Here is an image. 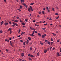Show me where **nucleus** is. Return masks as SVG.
Wrapping results in <instances>:
<instances>
[{
  "instance_id": "6ab92c4d",
  "label": "nucleus",
  "mask_w": 61,
  "mask_h": 61,
  "mask_svg": "<svg viewBox=\"0 0 61 61\" xmlns=\"http://www.w3.org/2000/svg\"><path fill=\"white\" fill-rule=\"evenodd\" d=\"M14 22H18V21L16 20H14Z\"/></svg>"
},
{
  "instance_id": "9b49d317",
  "label": "nucleus",
  "mask_w": 61,
  "mask_h": 61,
  "mask_svg": "<svg viewBox=\"0 0 61 61\" xmlns=\"http://www.w3.org/2000/svg\"><path fill=\"white\" fill-rule=\"evenodd\" d=\"M21 2L22 3L24 2V0H21Z\"/></svg>"
},
{
  "instance_id": "f704fd0d",
  "label": "nucleus",
  "mask_w": 61,
  "mask_h": 61,
  "mask_svg": "<svg viewBox=\"0 0 61 61\" xmlns=\"http://www.w3.org/2000/svg\"><path fill=\"white\" fill-rule=\"evenodd\" d=\"M52 10L53 11L54 10V9L53 8L52 9Z\"/></svg>"
},
{
  "instance_id": "c756f323",
  "label": "nucleus",
  "mask_w": 61,
  "mask_h": 61,
  "mask_svg": "<svg viewBox=\"0 0 61 61\" xmlns=\"http://www.w3.org/2000/svg\"><path fill=\"white\" fill-rule=\"evenodd\" d=\"M23 45H25V42H23Z\"/></svg>"
},
{
  "instance_id": "4c0bfd02",
  "label": "nucleus",
  "mask_w": 61,
  "mask_h": 61,
  "mask_svg": "<svg viewBox=\"0 0 61 61\" xmlns=\"http://www.w3.org/2000/svg\"><path fill=\"white\" fill-rule=\"evenodd\" d=\"M20 41H21V42H23V40H20Z\"/></svg>"
},
{
  "instance_id": "412c9836",
  "label": "nucleus",
  "mask_w": 61,
  "mask_h": 61,
  "mask_svg": "<svg viewBox=\"0 0 61 61\" xmlns=\"http://www.w3.org/2000/svg\"><path fill=\"white\" fill-rule=\"evenodd\" d=\"M30 56L31 57H34V56L32 55H30Z\"/></svg>"
},
{
  "instance_id": "3c124183",
  "label": "nucleus",
  "mask_w": 61,
  "mask_h": 61,
  "mask_svg": "<svg viewBox=\"0 0 61 61\" xmlns=\"http://www.w3.org/2000/svg\"><path fill=\"white\" fill-rule=\"evenodd\" d=\"M8 39L10 40H11L12 39L11 38H9Z\"/></svg>"
},
{
  "instance_id": "8fccbe9b",
  "label": "nucleus",
  "mask_w": 61,
  "mask_h": 61,
  "mask_svg": "<svg viewBox=\"0 0 61 61\" xmlns=\"http://www.w3.org/2000/svg\"><path fill=\"white\" fill-rule=\"evenodd\" d=\"M30 29H31V30H32V29H33V28H31V27H30Z\"/></svg>"
},
{
  "instance_id": "a211bd4d",
  "label": "nucleus",
  "mask_w": 61,
  "mask_h": 61,
  "mask_svg": "<svg viewBox=\"0 0 61 61\" xmlns=\"http://www.w3.org/2000/svg\"><path fill=\"white\" fill-rule=\"evenodd\" d=\"M52 34H53V36H56V34H55L54 33H52Z\"/></svg>"
},
{
  "instance_id": "2f4dec72",
  "label": "nucleus",
  "mask_w": 61,
  "mask_h": 61,
  "mask_svg": "<svg viewBox=\"0 0 61 61\" xmlns=\"http://www.w3.org/2000/svg\"><path fill=\"white\" fill-rule=\"evenodd\" d=\"M19 20L20 22H22V21H21V19H20Z\"/></svg>"
},
{
  "instance_id": "a18cd8bd",
  "label": "nucleus",
  "mask_w": 61,
  "mask_h": 61,
  "mask_svg": "<svg viewBox=\"0 0 61 61\" xmlns=\"http://www.w3.org/2000/svg\"><path fill=\"white\" fill-rule=\"evenodd\" d=\"M48 41L47 40H45V42H46L47 41Z\"/></svg>"
},
{
  "instance_id": "7ed1b4c3",
  "label": "nucleus",
  "mask_w": 61,
  "mask_h": 61,
  "mask_svg": "<svg viewBox=\"0 0 61 61\" xmlns=\"http://www.w3.org/2000/svg\"><path fill=\"white\" fill-rule=\"evenodd\" d=\"M13 24H14L16 26H18V24H16V23H15L14 22H13Z\"/></svg>"
},
{
  "instance_id": "39448f33",
  "label": "nucleus",
  "mask_w": 61,
  "mask_h": 61,
  "mask_svg": "<svg viewBox=\"0 0 61 61\" xmlns=\"http://www.w3.org/2000/svg\"><path fill=\"white\" fill-rule=\"evenodd\" d=\"M21 56L22 57L24 56L25 54H24L23 53H22L21 54Z\"/></svg>"
},
{
  "instance_id": "7c9ffc66",
  "label": "nucleus",
  "mask_w": 61,
  "mask_h": 61,
  "mask_svg": "<svg viewBox=\"0 0 61 61\" xmlns=\"http://www.w3.org/2000/svg\"><path fill=\"white\" fill-rule=\"evenodd\" d=\"M18 10H19L20 11H21V10L19 9H18Z\"/></svg>"
},
{
  "instance_id": "1a4fd4ad",
  "label": "nucleus",
  "mask_w": 61,
  "mask_h": 61,
  "mask_svg": "<svg viewBox=\"0 0 61 61\" xmlns=\"http://www.w3.org/2000/svg\"><path fill=\"white\" fill-rule=\"evenodd\" d=\"M5 41H6L7 42H9L10 41L8 39H5Z\"/></svg>"
},
{
  "instance_id": "f8f14e48",
  "label": "nucleus",
  "mask_w": 61,
  "mask_h": 61,
  "mask_svg": "<svg viewBox=\"0 0 61 61\" xmlns=\"http://www.w3.org/2000/svg\"><path fill=\"white\" fill-rule=\"evenodd\" d=\"M22 6L21 5H20V9H21L22 8Z\"/></svg>"
},
{
  "instance_id": "37998d69",
  "label": "nucleus",
  "mask_w": 61,
  "mask_h": 61,
  "mask_svg": "<svg viewBox=\"0 0 61 61\" xmlns=\"http://www.w3.org/2000/svg\"><path fill=\"white\" fill-rule=\"evenodd\" d=\"M25 21L26 22H27V19H25Z\"/></svg>"
},
{
  "instance_id": "680f3d73",
  "label": "nucleus",
  "mask_w": 61,
  "mask_h": 61,
  "mask_svg": "<svg viewBox=\"0 0 61 61\" xmlns=\"http://www.w3.org/2000/svg\"><path fill=\"white\" fill-rule=\"evenodd\" d=\"M11 42H12L11 41H10V44H11V43H12Z\"/></svg>"
},
{
  "instance_id": "e2e57ef3",
  "label": "nucleus",
  "mask_w": 61,
  "mask_h": 61,
  "mask_svg": "<svg viewBox=\"0 0 61 61\" xmlns=\"http://www.w3.org/2000/svg\"><path fill=\"white\" fill-rule=\"evenodd\" d=\"M22 37H20L19 38V39H22Z\"/></svg>"
},
{
  "instance_id": "052dcab7",
  "label": "nucleus",
  "mask_w": 61,
  "mask_h": 61,
  "mask_svg": "<svg viewBox=\"0 0 61 61\" xmlns=\"http://www.w3.org/2000/svg\"><path fill=\"white\" fill-rule=\"evenodd\" d=\"M4 1L5 2H6V0H4Z\"/></svg>"
},
{
  "instance_id": "13d9d810",
  "label": "nucleus",
  "mask_w": 61,
  "mask_h": 61,
  "mask_svg": "<svg viewBox=\"0 0 61 61\" xmlns=\"http://www.w3.org/2000/svg\"><path fill=\"white\" fill-rule=\"evenodd\" d=\"M21 30L19 29V31L20 32L21 31Z\"/></svg>"
},
{
  "instance_id": "5701e85b",
  "label": "nucleus",
  "mask_w": 61,
  "mask_h": 61,
  "mask_svg": "<svg viewBox=\"0 0 61 61\" xmlns=\"http://www.w3.org/2000/svg\"><path fill=\"white\" fill-rule=\"evenodd\" d=\"M34 4V3H31L30 4V5H33V4Z\"/></svg>"
},
{
  "instance_id": "49530a36",
  "label": "nucleus",
  "mask_w": 61,
  "mask_h": 61,
  "mask_svg": "<svg viewBox=\"0 0 61 61\" xmlns=\"http://www.w3.org/2000/svg\"><path fill=\"white\" fill-rule=\"evenodd\" d=\"M32 48L31 47L30 48V50H32Z\"/></svg>"
},
{
  "instance_id": "4d7b16f0",
  "label": "nucleus",
  "mask_w": 61,
  "mask_h": 61,
  "mask_svg": "<svg viewBox=\"0 0 61 61\" xmlns=\"http://www.w3.org/2000/svg\"><path fill=\"white\" fill-rule=\"evenodd\" d=\"M16 18L17 19H18L19 18V17H16Z\"/></svg>"
},
{
  "instance_id": "4be33fe9",
  "label": "nucleus",
  "mask_w": 61,
  "mask_h": 61,
  "mask_svg": "<svg viewBox=\"0 0 61 61\" xmlns=\"http://www.w3.org/2000/svg\"><path fill=\"white\" fill-rule=\"evenodd\" d=\"M38 35L39 36H41V34H40V33H38Z\"/></svg>"
},
{
  "instance_id": "f03ea898",
  "label": "nucleus",
  "mask_w": 61,
  "mask_h": 61,
  "mask_svg": "<svg viewBox=\"0 0 61 61\" xmlns=\"http://www.w3.org/2000/svg\"><path fill=\"white\" fill-rule=\"evenodd\" d=\"M46 36V34H44L42 36V38H44Z\"/></svg>"
},
{
  "instance_id": "72a5a7b5",
  "label": "nucleus",
  "mask_w": 61,
  "mask_h": 61,
  "mask_svg": "<svg viewBox=\"0 0 61 61\" xmlns=\"http://www.w3.org/2000/svg\"><path fill=\"white\" fill-rule=\"evenodd\" d=\"M23 5L24 6H25L26 5V4H25L23 3Z\"/></svg>"
},
{
  "instance_id": "2eb2a0df",
  "label": "nucleus",
  "mask_w": 61,
  "mask_h": 61,
  "mask_svg": "<svg viewBox=\"0 0 61 61\" xmlns=\"http://www.w3.org/2000/svg\"><path fill=\"white\" fill-rule=\"evenodd\" d=\"M11 30V29L10 28L8 29V31H10Z\"/></svg>"
},
{
  "instance_id": "09e8293b",
  "label": "nucleus",
  "mask_w": 61,
  "mask_h": 61,
  "mask_svg": "<svg viewBox=\"0 0 61 61\" xmlns=\"http://www.w3.org/2000/svg\"><path fill=\"white\" fill-rule=\"evenodd\" d=\"M52 47H51L50 48V50H51V48H52Z\"/></svg>"
},
{
  "instance_id": "338daca9",
  "label": "nucleus",
  "mask_w": 61,
  "mask_h": 61,
  "mask_svg": "<svg viewBox=\"0 0 61 61\" xmlns=\"http://www.w3.org/2000/svg\"><path fill=\"white\" fill-rule=\"evenodd\" d=\"M43 10H45V8H44L43 9Z\"/></svg>"
},
{
  "instance_id": "e433bc0d",
  "label": "nucleus",
  "mask_w": 61,
  "mask_h": 61,
  "mask_svg": "<svg viewBox=\"0 0 61 61\" xmlns=\"http://www.w3.org/2000/svg\"><path fill=\"white\" fill-rule=\"evenodd\" d=\"M21 36V35H19V36H18L17 37H20Z\"/></svg>"
},
{
  "instance_id": "0eeeda50",
  "label": "nucleus",
  "mask_w": 61,
  "mask_h": 61,
  "mask_svg": "<svg viewBox=\"0 0 61 61\" xmlns=\"http://www.w3.org/2000/svg\"><path fill=\"white\" fill-rule=\"evenodd\" d=\"M28 42H29L28 40H27V41H26V44H28Z\"/></svg>"
},
{
  "instance_id": "393cba45",
  "label": "nucleus",
  "mask_w": 61,
  "mask_h": 61,
  "mask_svg": "<svg viewBox=\"0 0 61 61\" xmlns=\"http://www.w3.org/2000/svg\"><path fill=\"white\" fill-rule=\"evenodd\" d=\"M4 22L3 21H2V22H1V25H2L3 24V23Z\"/></svg>"
},
{
  "instance_id": "9d476101",
  "label": "nucleus",
  "mask_w": 61,
  "mask_h": 61,
  "mask_svg": "<svg viewBox=\"0 0 61 61\" xmlns=\"http://www.w3.org/2000/svg\"><path fill=\"white\" fill-rule=\"evenodd\" d=\"M47 51L46 50H45L44 51V52L45 53H46L47 52Z\"/></svg>"
},
{
  "instance_id": "cd10ccee",
  "label": "nucleus",
  "mask_w": 61,
  "mask_h": 61,
  "mask_svg": "<svg viewBox=\"0 0 61 61\" xmlns=\"http://www.w3.org/2000/svg\"><path fill=\"white\" fill-rule=\"evenodd\" d=\"M60 40H57V42H59Z\"/></svg>"
},
{
  "instance_id": "0e129e2a",
  "label": "nucleus",
  "mask_w": 61,
  "mask_h": 61,
  "mask_svg": "<svg viewBox=\"0 0 61 61\" xmlns=\"http://www.w3.org/2000/svg\"><path fill=\"white\" fill-rule=\"evenodd\" d=\"M59 26L60 27H61V25H59Z\"/></svg>"
},
{
  "instance_id": "bf43d9fd",
  "label": "nucleus",
  "mask_w": 61,
  "mask_h": 61,
  "mask_svg": "<svg viewBox=\"0 0 61 61\" xmlns=\"http://www.w3.org/2000/svg\"><path fill=\"white\" fill-rule=\"evenodd\" d=\"M6 51H7V52H8V50L6 49Z\"/></svg>"
},
{
  "instance_id": "f3484780",
  "label": "nucleus",
  "mask_w": 61,
  "mask_h": 61,
  "mask_svg": "<svg viewBox=\"0 0 61 61\" xmlns=\"http://www.w3.org/2000/svg\"><path fill=\"white\" fill-rule=\"evenodd\" d=\"M40 44H41L43 45V43H42V42L41 41H40Z\"/></svg>"
},
{
  "instance_id": "20e7f679",
  "label": "nucleus",
  "mask_w": 61,
  "mask_h": 61,
  "mask_svg": "<svg viewBox=\"0 0 61 61\" xmlns=\"http://www.w3.org/2000/svg\"><path fill=\"white\" fill-rule=\"evenodd\" d=\"M8 23L7 22H5V24H4L5 25V26L6 25H8Z\"/></svg>"
},
{
  "instance_id": "79ce46f5",
  "label": "nucleus",
  "mask_w": 61,
  "mask_h": 61,
  "mask_svg": "<svg viewBox=\"0 0 61 61\" xmlns=\"http://www.w3.org/2000/svg\"><path fill=\"white\" fill-rule=\"evenodd\" d=\"M10 34H11L12 33V31H11V30H10Z\"/></svg>"
},
{
  "instance_id": "dca6fc26",
  "label": "nucleus",
  "mask_w": 61,
  "mask_h": 61,
  "mask_svg": "<svg viewBox=\"0 0 61 61\" xmlns=\"http://www.w3.org/2000/svg\"><path fill=\"white\" fill-rule=\"evenodd\" d=\"M47 43H48V44L49 45H50V43H50V42L49 41H48L47 42Z\"/></svg>"
},
{
  "instance_id": "a878e982",
  "label": "nucleus",
  "mask_w": 61,
  "mask_h": 61,
  "mask_svg": "<svg viewBox=\"0 0 61 61\" xmlns=\"http://www.w3.org/2000/svg\"><path fill=\"white\" fill-rule=\"evenodd\" d=\"M39 53L38 52L37 53V55L38 56H39Z\"/></svg>"
},
{
  "instance_id": "4468645a",
  "label": "nucleus",
  "mask_w": 61,
  "mask_h": 61,
  "mask_svg": "<svg viewBox=\"0 0 61 61\" xmlns=\"http://www.w3.org/2000/svg\"><path fill=\"white\" fill-rule=\"evenodd\" d=\"M25 33V32H22V33H21V35H23V34H24Z\"/></svg>"
},
{
  "instance_id": "c03bdc74",
  "label": "nucleus",
  "mask_w": 61,
  "mask_h": 61,
  "mask_svg": "<svg viewBox=\"0 0 61 61\" xmlns=\"http://www.w3.org/2000/svg\"><path fill=\"white\" fill-rule=\"evenodd\" d=\"M47 24H44V25H47Z\"/></svg>"
},
{
  "instance_id": "473e14b6",
  "label": "nucleus",
  "mask_w": 61,
  "mask_h": 61,
  "mask_svg": "<svg viewBox=\"0 0 61 61\" xmlns=\"http://www.w3.org/2000/svg\"><path fill=\"white\" fill-rule=\"evenodd\" d=\"M29 59L30 60H32V59H31L30 58H29Z\"/></svg>"
},
{
  "instance_id": "423d86ee",
  "label": "nucleus",
  "mask_w": 61,
  "mask_h": 61,
  "mask_svg": "<svg viewBox=\"0 0 61 61\" xmlns=\"http://www.w3.org/2000/svg\"><path fill=\"white\" fill-rule=\"evenodd\" d=\"M57 55L58 56H61L60 55H59V53H57Z\"/></svg>"
},
{
  "instance_id": "603ef678",
  "label": "nucleus",
  "mask_w": 61,
  "mask_h": 61,
  "mask_svg": "<svg viewBox=\"0 0 61 61\" xmlns=\"http://www.w3.org/2000/svg\"><path fill=\"white\" fill-rule=\"evenodd\" d=\"M34 33H35V31H34L32 33V34H33H33H34Z\"/></svg>"
},
{
  "instance_id": "6e6d98bb",
  "label": "nucleus",
  "mask_w": 61,
  "mask_h": 61,
  "mask_svg": "<svg viewBox=\"0 0 61 61\" xmlns=\"http://www.w3.org/2000/svg\"><path fill=\"white\" fill-rule=\"evenodd\" d=\"M35 33H37V32L36 31H35Z\"/></svg>"
},
{
  "instance_id": "a19ab883",
  "label": "nucleus",
  "mask_w": 61,
  "mask_h": 61,
  "mask_svg": "<svg viewBox=\"0 0 61 61\" xmlns=\"http://www.w3.org/2000/svg\"><path fill=\"white\" fill-rule=\"evenodd\" d=\"M32 44V43L31 42H30V45H31V44Z\"/></svg>"
},
{
  "instance_id": "c85d7f7f",
  "label": "nucleus",
  "mask_w": 61,
  "mask_h": 61,
  "mask_svg": "<svg viewBox=\"0 0 61 61\" xmlns=\"http://www.w3.org/2000/svg\"><path fill=\"white\" fill-rule=\"evenodd\" d=\"M55 15H58V14L57 13H55Z\"/></svg>"
},
{
  "instance_id": "6e6552de",
  "label": "nucleus",
  "mask_w": 61,
  "mask_h": 61,
  "mask_svg": "<svg viewBox=\"0 0 61 61\" xmlns=\"http://www.w3.org/2000/svg\"><path fill=\"white\" fill-rule=\"evenodd\" d=\"M30 35L31 36L33 37L34 36V35L33 34H30Z\"/></svg>"
},
{
  "instance_id": "aec40b11",
  "label": "nucleus",
  "mask_w": 61,
  "mask_h": 61,
  "mask_svg": "<svg viewBox=\"0 0 61 61\" xmlns=\"http://www.w3.org/2000/svg\"><path fill=\"white\" fill-rule=\"evenodd\" d=\"M42 13L43 14H44L45 13L44 12V11H42Z\"/></svg>"
},
{
  "instance_id": "864d4df0",
  "label": "nucleus",
  "mask_w": 61,
  "mask_h": 61,
  "mask_svg": "<svg viewBox=\"0 0 61 61\" xmlns=\"http://www.w3.org/2000/svg\"><path fill=\"white\" fill-rule=\"evenodd\" d=\"M30 53L29 54V55H28V56H30Z\"/></svg>"
},
{
  "instance_id": "b1692460",
  "label": "nucleus",
  "mask_w": 61,
  "mask_h": 61,
  "mask_svg": "<svg viewBox=\"0 0 61 61\" xmlns=\"http://www.w3.org/2000/svg\"><path fill=\"white\" fill-rule=\"evenodd\" d=\"M22 24L23 25H25V24L24 23H22Z\"/></svg>"
},
{
  "instance_id": "bb28decb",
  "label": "nucleus",
  "mask_w": 61,
  "mask_h": 61,
  "mask_svg": "<svg viewBox=\"0 0 61 61\" xmlns=\"http://www.w3.org/2000/svg\"><path fill=\"white\" fill-rule=\"evenodd\" d=\"M32 30L34 31H35V30H36L35 29H34V28H33Z\"/></svg>"
},
{
  "instance_id": "de8ad7c7",
  "label": "nucleus",
  "mask_w": 61,
  "mask_h": 61,
  "mask_svg": "<svg viewBox=\"0 0 61 61\" xmlns=\"http://www.w3.org/2000/svg\"><path fill=\"white\" fill-rule=\"evenodd\" d=\"M46 9L47 10H48L49 9H48V7H46Z\"/></svg>"
},
{
  "instance_id": "5fc2aeb1",
  "label": "nucleus",
  "mask_w": 61,
  "mask_h": 61,
  "mask_svg": "<svg viewBox=\"0 0 61 61\" xmlns=\"http://www.w3.org/2000/svg\"><path fill=\"white\" fill-rule=\"evenodd\" d=\"M59 17V16H58V17H57L56 18V19H57Z\"/></svg>"
},
{
  "instance_id": "69168bd1",
  "label": "nucleus",
  "mask_w": 61,
  "mask_h": 61,
  "mask_svg": "<svg viewBox=\"0 0 61 61\" xmlns=\"http://www.w3.org/2000/svg\"><path fill=\"white\" fill-rule=\"evenodd\" d=\"M49 20H52V19H51V18H50V19H49Z\"/></svg>"
},
{
  "instance_id": "58836bf2",
  "label": "nucleus",
  "mask_w": 61,
  "mask_h": 61,
  "mask_svg": "<svg viewBox=\"0 0 61 61\" xmlns=\"http://www.w3.org/2000/svg\"><path fill=\"white\" fill-rule=\"evenodd\" d=\"M9 22V23L10 24H12L11 23V22Z\"/></svg>"
},
{
  "instance_id": "ea45409f",
  "label": "nucleus",
  "mask_w": 61,
  "mask_h": 61,
  "mask_svg": "<svg viewBox=\"0 0 61 61\" xmlns=\"http://www.w3.org/2000/svg\"><path fill=\"white\" fill-rule=\"evenodd\" d=\"M42 29L43 30H45L46 29V28H42Z\"/></svg>"
},
{
  "instance_id": "774afa93",
  "label": "nucleus",
  "mask_w": 61,
  "mask_h": 61,
  "mask_svg": "<svg viewBox=\"0 0 61 61\" xmlns=\"http://www.w3.org/2000/svg\"><path fill=\"white\" fill-rule=\"evenodd\" d=\"M35 26H37V25H36V24H35Z\"/></svg>"
},
{
  "instance_id": "c9c22d12",
  "label": "nucleus",
  "mask_w": 61,
  "mask_h": 61,
  "mask_svg": "<svg viewBox=\"0 0 61 61\" xmlns=\"http://www.w3.org/2000/svg\"><path fill=\"white\" fill-rule=\"evenodd\" d=\"M51 41H53V39H52V38H51Z\"/></svg>"
},
{
  "instance_id": "f257e3e1",
  "label": "nucleus",
  "mask_w": 61,
  "mask_h": 61,
  "mask_svg": "<svg viewBox=\"0 0 61 61\" xmlns=\"http://www.w3.org/2000/svg\"><path fill=\"white\" fill-rule=\"evenodd\" d=\"M30 10H31L32 11H33V10L32 9L31 6H30V7L28 9V11L30 12Z\"/></svg>"
},
{
  "instance_id": "ddd939ff",
  "label": "nucleus",
  "mask_w": 61,
  "mask_h": 61,
  "mask_svg": "<svg viewBox=\"0 0 61 61\" xmlns=\"http://www.w3.org/2000/svg\"><path fill=\"white\" fill-rule=\"evenodd\" d=\"M28 39L29 40H31V38L30 37H28Z\"/></svg>"
}]
</instances>
